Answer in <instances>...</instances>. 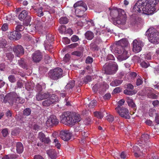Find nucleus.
Masks as SVG:
<instances>
[{
  "label": "nucleus",
  "instance_id": "f257e3e1",
  "mask_svg": "<svg viewBox=\"0 0 159 159\" xmlns=\"http://www.w3.org/2000/svg\"><path fill=\"white\" fill-rule=\"evenodd\" d=\"M110 15L113 23L122 29H125L129 27L127 22V16L125 12L120 8H115L110 11Z\"/></svg>",
  "mask_w": 159,
  "mask_h": 159
},
{
  "label": "nucleus",
  "instance_id": "f03ea898",
  "mask_svg": "<svg viewBox=\"0 0 159 159\" xmlns=\"http://www.w3.org/2000/svg\"><path fill=\"white\" fill-rule=\"evenodd\" d=\"M128 42L127 39L124 38L117 41L115 48L112 49L111 51L115 53L121 54L118 56V58L122 61L126 59L129 57L126 50Z\"/></svg>",
  "mask_w": 159,
  "mask_h": 159
},
{
  "label": "nucleus",
  "instance_id": "7ed1b4c3",
  "mask_svg": "<svg viewBox=\"0 0 159 159\" xmlns=\"http://www.w3.org/2000/svg\"><path fill=\"white\" fill-rule=\"evenodd\" d=\"M61 123L66 125H74L75 123L80 120V116L77 114H74L70 112H64L60 116Z\"/></svg>",
  "mask_w": 159,
  "mask_h": 159
},
{
  "label": "nucleus",
  "instance_id": "20e7f679",
  "mask_svg": "<svg viewBox=\"0 0 159 159\" xmlns=\"http://www.w3.org/2000/svg\"><path fill=\"white\" fill-rule=\"evenodd\" d=\"M143 4L142 11L146 15H152L155 11V6L158 2V0H146Z\"/></svg>",
  "mask_w": 159,
  "mask_h": 159
},
{
  "label": "nucleus",
  "instance_id": "39448f33",
  "mask_svg": "<svg viewBox=\"0 0 159 159\" xmlns=\"http://www.w3.org/2000/svg\"><path fill=\"white\" fill-rule=\"evenodd\" d=\"M3 101L5 103L8 102L10 104H13L14 102L22 103L25 102V100L19 97L16 93L12 92L7 94L4 98Z\"/></svg>",
  "mask_w": 159,
  "mask_h": 159
},
{
  "label": "nucleus",
  "instance_id": "423d86ee",
  "mask_svg": "<svg viewBox=\"0 0 159 159\" xmlns=\"http://www.w3.org/2000/svg\"><path fill=\"white\" fill-rule=\"evenodd\" d=\"M146 35L148 36V40L151 43L157 44L159 43V34L152 27L150 28L146 32Z\"/></svg>",
  "mask_w": 159,
  "mask_h": 159
},
{
  "label": "nucleus",
  "instance_id": "0eeeda50",
  "mask_svg": "<svg viewBox=\"0 0 159 159\" xmlns=\"http://www.w3.org/2000/svg\"><path fill=\"white\" fill-rule=\"evenodd\" d=\"M118 69V66L116 63L114 61H111L106 63L104 66L103 71L106 74L111 75L115 73Z\"/></svg>",
  "mask_w": 159,
  "mask_h": 159
},
{
  "label": "nucleus",
  "instance_id": "6e6552de",
  "mask_svg": "<svg viewBox=\"0 0 159 159\" xmlns=\"http://www.w3.org/2000/svg\"><path fill=\"white\" fill-rule=\"evenodd\" d=\"M147 148L145 144H142L140 142L138 143L137 145L133 146V152L135 157H143L144 152L147 151Z\"/></svg>",
  "mask_w": 159,
  "mask_h": 159
},
{
  "label": "nucleus",
  "instance_id": "1a4fd4ad",
  "mask_svg": "<svg viewBox=\"0 0 159 159\" xmlns=\"http://www.w3.org/2000/svg\"><path fill=\"white\" fill-rule=\"evenodd\" d=\"M49 75L51 79L57 80L62 76V70L59 68H56L51 70L49 72Z\"/></svg>",
  "mask_w": 159,
  "mask_h": 159
},
{
  "label": "nucleus",
  "instance_id": "9d476101",
  "mask_svg": "<svg viewBox=\"0 0 159 159\" xmlns=\"http://www.w3.org/2000/svg\"><path fill=\"white\" fill-rule=\"evenodd\" d=\"M144 46V43L139 38L134 39L133 42V50L135 53L140 52L142 47Z\"/></svg>",
  "mask_w": 159,
  "mask_h": 159
},
{
  "label": "nucleus",
  "instance_id": "9b49d317",
  "mask_svg": "<svg viewBox=\"0 0 159 159\" xmlns=\"http://www.w3.org/2000/svg\"><path fill=\"white\" fill-rule=\"evenodd\" d=\"M115 110L121 117L128 119L130 118L129 112L127 108L123 107L118 106L115 108Z\"/></svg>",
  "mask_w": 159,
  "mask_h": 159
},
{
  "label": "nucleus",
  "instance_id": "f8f14e48",
  "mask_svg": "<svg viewBox=\"0 0 159 159\" xmlns=\"http://www.w3.org/2000/svg\"><path fill=\"white\" fill-rule=\"evenodd\" d=\"M46 37V40H45L44 44L45 49L49 51L50 52H52L51 50L53 47L51 43L54 40V38L50 34H47Z\"/></svg>",
  "mask_w": 159,
  "mask_h": 159
},
{
  "label": "nucleus",
  "instance_id": "ddd939ff",
  "mask_svg": "<svg viewBox=\"0 0 159 159\" xmlns=\"http://www.w3.org/2000/svg\"><path fill=\"white\" fill-rule=\"evenodd\" d=\"M58 100L59 99L57 96L53 94L50 96L48 99L43 101L42 104L43 106L48 107L58 102Z\"/></svg>",
  "mask_w": 159,
  "mask_h": 159
},
{
  "label": "nucleus",
  "instance_id": "4468645a",
  "mask_svg": "<svg viewBox=\"0 0 159 159\" xmlns=\"http://www.w3.org/2000/svg\"><path fill=\"white\" fill-rule=\"evenodd\" d=\"M74 7L75 8L77 7L75 10L76 14L79 13V10L81 12L82 11H84L87 9V7L86 4L82 1H79L75 3L74 5Z\"/></svg>",
  "mask_w": 159,
  "mask_h": 159
},
{
  "label": "nucleus",
  "instance_id": "2eb2a0df",
  "mask_svg": "<svg viewBox=\"0 0 159 159\" xmlns=\"http://www.w3.org/2000/svg\"><path fill=\"white\" fill-rule=\"evenodd\" d=\"M58 123V120L56 116L51 115L48 118L46 125L47 126L50 127L57 125Z\"/></svg>",
  "mask_w": 159,
  "mask_h": 159
},
{
  "label": "nucleus",
  "instance_id": "dca6fc26",
  "mask_svg": "<svg viewBox=\"0 0 159 159\" xmlns=\"http://www.w3.org/2000/svg\"><path fill=\"white\" fill-rule=\"evenodd\" d=\"M30 12L26 10L22 11L18 16L19 19L21 20H22L26 19L27 20V23L26 24V25H28L31 20V17L29 15Z\"/></svg>",
  "mask_w": 159,
  "mask_h": 159
},
{
  "label": "nucleus",
  "instance_id": "f3484780",
  "mask_svg": "<svg viewBox=\"0 0 159 159\" xmlns=\"http://www.w3.org/2000/svg\"><path fill=\"white\" fill-rule=\"evenodd\" d=\"M60 136L62 140L65 141H67L70 139L72 136V134L69 130H64L61 132Z\"/></svg>",
  "mask_w": 159,
  "mask_h": 159
},
{
  "label": "nucleus",
  "instance_id": "a211bd4d",
  "mask_svg": "<svg viewBox=\"0 0 159 159\" xmlns=\"http://www.w3.org/2000/svg\"><path fill=\"white\" fill-rule=\"evenodd\" d=\"M13 52L16 56L20 57L24 53V51L23 47L20 45H18L13 48Z\"/></svg>",
  "mask_w": 159,
  "mask_h": 159
},
{
  "label": "nucleus",
  "instance_id": "6ab92c4d",
  "mask_svg": "<svg viewBox=\"0 0 159 159\" xmlns=\"http://www.w3.org/2000/svg\"><path fill=\"white\" fill-rule=\"evenodd\" d=\"M9 38L11 40H17L21 37L20 33L17 31H14L10 32L8 35Z\"/></svg>",
  "mask_w": 159,
  "mask_h": 159
},
{
  "label": "nucleus",
  "instance_id": "aec40b11",
  "mask_svg": "<svg viewBox=\"0 0 159 159\" xmlns=\"http://www.w3.org/2000/svg\"><path fill=\"white\" fill-rule=\"evenodd\" d=\"M51 95L48 92H39L36 95V98L38 101H41L48 98Z\"/></svg>",
  "mask_w": 159,
  "mask_h": 159
},
{
  "label": "nucleus",
  "instance_id": "412c9836",
  "mask_svg": "<svg viewBox=\"0 0 159 159\" xmlns=\"http://www.w3.org/2000/svg\"><path fill=\"white\" fill-rule=\"evenodd\" d=\"M35 25H34V26L33 28V30H29V33H30L35 32L36 31H39L41 30L43 28L42 23L41 21H39L35 22Z\"/></svg>",
  "mask_w": 159,
  "mask_h": 159
},
{
  "label": "nucleus",
  "instance_id": "4be33fe9",
  "mask_svg": "<svg viewBox=\"0 0 159 159\" xmlns=\"http://www.w3.org/2000/svg\"><path fill=\"white\" fill-rule=\"evenodd\" d=\"M38 138L40 141L44 143H48L50 142L49 137H46L45 134L42 132H40L38 135Z\"/></svg>",
  "mask_w": 159,
  "mask_h": 159
},
{
  "label": "nucleus",
  "instance_id": "5701e85b",
  "mask_svg": "<svg viewBox=\"0 0 159 159\" xmlns=\"http://www.w3.org/2000/svg\"><path fill=\"white\" fill-rule=\"evenodd\" d=\"M32 57L33 61L35 62H39L42 57L40 52L38 51L35 52L33 54Z\"/></svg>",
  "mask_w": 159,
  "mask_h": 159
},
{
  "label": "nucleus",
  "instance_id": "b1692460",
  "mask_svg": "<svg viewBox=\"0 0 159 159\" xmlns=\"http://www.w3.org/2000/svg\"><path fill=\"white\" fill-rule=\"evenodd\" d=\"M146 90L148 92L147 96L149 98L152 99H156L157 98V96L152 93L153 89L150 87L146 88Z\"/></svg>",
  "mask_w": 159,
  "mask_h": 159
},
{
  "label": "nucleus",
  "instance_id": "393cba45",
  "mask_svg": "<svg viewBox=\"0 0 159 159\" xmlns=\"http://www.w3.org/2000/svg\"><path fill=\"white\" fill-rule=\"evenodd\" d=\"M47 153L51 159H55L57 157V153L54 149H50L47 151Z\"/></svg>",
  "mask_w": 159,
  "mask_h": 159
},
{
  "label": "nucleus",
  "instance_id": "a878e982",
  "mask_svg": "<svg viewBox=\"0 0 159 159\" xmlns=\"http://www.w3.org/2000/svg\"><path fill=\"white\" fill-rule=\"evenodd\" d=\"M149 135L148 134H143L142 135L141 138L140 140V142H139V141L138 143L140 142L141 143H142V144H145V145L146 146L147 145V143L146 142H145L148 140V139H149Z\"/></svg>",
  "mask_w": 159,
  "mask_h": 159
},
{
  "label": "nucleus",
  "instance_id": "bb28decb",
  "mask_svg": "<svg viewBox=\"0 0 159 159\" xmlns=\"http://www.w3.org/2000/svg\"><path fill=\"white\" fill-rule=\"evenodd\" d=\"M91 80V77L90 76H87L82 79L80 81H78L79 86L82 85L84 83L87 84Z\"/></svg>",
  "mask_w": 159,
  "mask_h": 159
},
{
  "label": "nucleus",
  "instance_id": "cd10ccee",
  "mask_svg": "<svg viewBox=\"0 0 159 159\" xmlns=\"http://www.w3.org/2000/svg\"><path fill=\"white\" fill-rule=\"evenodd\" d=\"M80 134H81V137L80 143H84L85 142V139L88 137V134L87 132L84 131H80Z\"/></svg>",
  "mask_w": 159,
  "mask_h": 159
},
{
  "label": "nucleus",
  "instance_id": "c85d7f7f",
  "mask_svg": "<svg viewBox=\"0 0 159 159\" xmlns=\"http://www.w3.org/2000/svg\"><path fill=\"white\" fill-rule=\"evenodd\" d=\"M85 38L88 40H91L94 37L93 33L91 31H88L85 34Z\"/></svg>",
  "mask_w": 159,
  "mask_h": 159
},
{
  "label": "nucleus",
  "instance_id": "c756f323",
  "mask_svg": "<svg viewBox=\"0 0 159 159\" xmlns=\"http://www.w3.org/2000/svg\"><path fill=\"white\" fill-rule=\"evenodd\" d=\"M23 150V147L22 144L18 142L16 144V151L18 153L20 154L22 153Z\"/></svg>",
  "mask_w": 159,
  "mask_h": 159
},
{
  "label": "nucleus",
  "instance_id": "7c9ffc66",
  "mask_svg": "<svg viewBox=\"0 0 159 159\" xmlns=\"http://www.w3.org/2000/svg\"><path fill=\"white\" fill-rule=\"evenodd\" d=\"M123 82L121 80L116 79L110 84V85L112 86H117Z\"/></svg>",
  "mask_w": 159,
  "mask_h": 159
},
{
  "label": "nucleus",
  "instance_id": "2f4dec72",
  "mask_svg": "<svg viewBox=\"0 0 159 159\" xmlns=\"http://www.w3.org/2000/svg\"><path fill=\"white\" fill-rule=\"evenodd\" d=\"M45 84L43 82H40L36 86V89L38 91H41L43 89H45Z\"/></svg>",
  "mask_w": 159,
  "mask_h": 159
},
{
  "label": "nucleus",
  "instance_id": "473e14b6",
  "mask_svg": "<svg viewBox=\"0 0 159 159\" xmlns=\"http://www.w3.org/2000/svg\"><path fill=\"white\" fill-rule=\"evenodd\" d=\"M75 81L73 80H71L69 81V83L66 85L65 89L67 90L70 89H72L75 85Z\"/></svg>",
  "mask_w": 159,
  "mask_h": 159
},
{
  "label": "nucleus",
  "instance_id": "72a5a7b5",
  "mask_svg": "<svg viewBox=\"0 0 159 159\" xmlns=\"http://www.w3.org/2000/svg\"><path fill=\"white\" fill-rule=\"evenodd\" d=\"M127 102L128 105L134 108L135 107V105L134 103L133 100L130 97L127 98Z\"/></svg>",
  "mask_w": 159,
  "mask_h": 159
},
{
  "label": "nucleus",
  "instance_id": "f704fd0d",
  "mask_svg": "<svg viewBox=\"0 0 159 159\" xmlns=\"http://www.w3.org/2000/svg\"><path fill=\"white\" fill-rule=\"evenodd\" d=\"M18 63L19 65L23 68H26L27 67V65L26 64L24 59H21L19 60Z\"/></svg>",
  "mask_w": 159,
  "mask_h": 159
},
{
  "label": "nucleus",
  "instance_id": "c9c22d12",
  "mask_svg": "<svg viewBox=\"0 0 159 159\" xmlns=\"http://www.w3.org/2000/svg\"><path fill=\"white\" fill-rule=\"evenodd\" d=\"M152 55L151 53H148L146 54L141 55L140 57L142 58H144L145 60H149L151 59Z\"/></svg>",
  "mask_w": 159,
  "mask_h": 159
},
{
  "label": "nucleus",
  "instance_id": "e433bc0d",
  "mask_svg": "<svg viewBox=\"0 0 159 159\" xmlns=\"http://www.w3.org/2000/svg\"><path fill=\"white\" fill-rule=\"evenodd\" d=\"M59 22L61 24H66L68 22V19L66 17H62L59 19Z\"/></svg>",
  "mask_w": 159,
  "mask_h": 159
},
{
  "label": "nucleus",
  "instance_id": "4c0bfd02",
  "mask_svg": "<svg viewBox=\"0 0 159 159\" xmlns=\"http://www.w3.org/2000/svg\"><path fill=\"white\" fill-rule=\"evenodd\" d=\"M93 114L94 116L98 119H101L103 117V113L100 112L95 111Z\"/></svg>",
  "mask_w": 159,
  "mask_h": 159
},
{
  "label": "nucleus",
  "instance_id": "58836bf2",
  "mask_svg": "<svg viewBox=\"0 0 159 159\" xmlns=\"http://www.w3.org/2000/svg\"><path fill=\"white\" fill-rule=\"evenodd\" d=\"M66 27L64 25H61L60 26L58 29L59 32L61 34H65L66 33Z\"/></svg>",
  "mask_w": 159,
  "mask_h": 159
},
{
  "label": "nucleus",
  "instance_id": "ea45409f",
  "mask_svg": "<svg viewBox=\"0 0 159 159\" xmlns=\"http://www.w3.org/2000/svg\"><path fill=\"white\" fill-rule=\"evenodd\" d=\"M7 41L5 39H2L0 40V48H5L7 44Z\"/></svg>",
  "mask_w": 159,
  "mask_h": 159
},
{
  "label": "nucleus",
  "instance_id": "a19ab883",
  "mask_svg": "<svg viewBox=\"0 0 159 159\" xmlns=\"http://www.w3.org/2000/svg\"><path fill=\"white\" fill-rule=\"evenodd\" d=\"M42 8L41 7L39 8L37 10L34 9V10L36 11V12L37 15L39 17H41L43 15V13L42 10Z\"/></svg>",
  "mask_w": 159,
  "mask_h": 159
},
{
  "label": "nucleus",
  "instance_id": "79ce46f5",
  "mask_svg": "<svg viewBox=\"0 0 159 159\" xmlns=\"http://www.w3.org/2000/svg\"><path fill=\"white\" fill-rule=\"evenodd\" d=\"M31 110L29 108H26L23 111V114L24 115L28 116L30 115Z\"/></svg>",
  "mask_w": 159,
  "mask_h": 159
},
{
  "label": "nucleus",
  "instance_id": "37998d69",
  "mask_svg": "<svg viewBox=\"0 0 159 159\" xmlns=\"http://www.w3.org/2000/svg\"><path fill=\"white\" fill-rule=\"evenodd\" d=\"M54 143L56 147H57L58 149H60L61 145L58 139H54Z\"/></svg>",
  "mask_w": 159,
  "mask_h": 159
},
{
  "label": "nucleus",
  "instance_id": "c03bdc74",
  "mask_svg": "<svg viewBox=\"0 0 159 159\" xmlns=\"http://www.w3.org/2000/svg\"><path fill=\"white\" fill-rule=\"evenodd\" d=\"M124 93L129 95H132L135 93L134 91H129L128 89H125L124 91Z\"/></svg>",
  "mask_w": 159,
  "mask_h": 159
},
{
  "label": "nucleus",
  "instance_id": "a18cd8bd",
  "mask_svg": "<svg viewBox=\"0 0 159 159\" xmlns=\"http://www.w3.org/2000/svg\"><path fill=\"white\" fill-rule=\"evenodd\" d=\"M141 66L144 68H147L149 66V64L148 62H146L144 61H143L141 63Z\"/></svg>",
  "mask_w": 159,
  "mask_h": 159
},
{
  "label": "nucleus",
  "instance_id": "49530a36",
  "mask_svg": "<svg viewBox=\"0 0 159 159\" xmlns=\"http://www.w3.org/2000/svg\"><path fill=\"white\" fill-rule=\"evenodd\" d=\"M24 28V27L23 26L21 25H18L16 27V31H22Z\"/></svg>",
  "mask_w": 159,
  "mask_h": 159
},
{
  "label": "nucleus",
  "instance_id": "de8ad7c7",
  "mask_svg": "<svg viewBox=\"0 0 159 159\" xmlns=\"http://www.w3.org/2000/svg\"><path fill=\"white\" fill-rule=\"evenodd\" d=\"M52 61V58L48 55H47L45 56V61L46 63H48Z\"/></svg>",
  "mask_w": 159,
  "mask_h": 159
},
{
  "label": "nucleus",
  "instance_id": "09e8293b",
  "mask_svg": "<svg viewBox=\"0 0 159 159\" xmlns=\"http://www.w3.org/2000/svg\"><path fill=\"white\" fill-rule=\"evenodd\" d=\"M47 10L50 13H54L55 12L54 7H51L49 6H47Z\"/></svg>",
  "mask_w": 159,
  "mask_h": 159
},
{
  "label": "nucleus",
  "instance_id": "8fccbe9b",
  "mask_svg": "<svg viewBox=\"0 0 159 159\" xmlns=\"http://www.w3.org/2000/svg\"><path fill=\"white\" fill-rule=\"evenodd\" d=\"M96 102L97 101L96 100H93L89 103V106L90 108H93L96 105Z\"/></svg>",
  "mask_w": 159,
  "mask_h": 159
},
{
  "label": "nucleus",
  "instance_id": "3c124183",
  "mask_svg": "<svg viewBox=\"0 0 159 159\" xmlns=\"http://www.w3.org/2000/svg\"><path fill=\"white\" fill-rule=\"evenodd\" d=\"M9 81L11 83H14L16 81V78L14 75H10L8 77Z\"/></svg>",
  "mask_w": 159,
  "mask_h": 159
},
{
  "label": "nucleus",
  "instance_id": "603ef678",
  "mask_svg": "<svg viewBox=\"0 0 159 159\" xmlns=\"http://www.w3.org/2000/svg\"><path fill=\"white\" fill-rule=\"evenodd\" d=\"M70 59V56L69 54H66L63 58V61L65 62H68Z\"/></svg>",
  "mask_w": 159,
  "mask_h": 159
},
{
  "label": "nucleus",
  "instance_id": "864d4df0",
  "mask_svg": "<svg viewBox=\"0 0 159 159\" xmlns=\"http://www.w3.org/2000/svg\"><path fill=\"white\" fill-rule=\"evenodd\" d=\"M143 80L142 78L140 77L138 78L136 81V84L137 86H139L141 85L143 83Z\"/></svg>",
  "mask_w": 159,
  "mask_h": 159
},
{
  "label": "nucleus",
  "instance_id": "5fc2aeb1",
  "mask_svg": "<svg viewBox=\"0 0 159 159\" xmlns=\"http://www.w3.org/2000/svg\"><path fill=\"white\" fill-rule=\"evenodd\" d=\"M78 37L76 35H73L71 38V40L73 42H76L79 40Z\"/></svg>",
  "mask_w": 159,
  "mask_h": 159
},
{
  "label": "nucleus",
  "instance_id": "6e6d98bb",
  "mask_svg": "<svg viewBox=\"0 0 159 159\" xmlns=\"http://www.w3.org/2000/svg\"><path fill=\"white\" fill-rule=\"evenodd\" d=\"M6 56L9 60H11L14 57V55L11 52H8L6 54Z\"/></svg>",
  "mask_w": 159,
  "mask_h": 159
},
{
  "label": "nucleus",
  "instance_id": "4d7b16f0",
  "mask_svg": "<svg viewBox=\"0 0 159 159\" xmlns=\"http://www.w3.org/2000/svg\"><path fill=\"white\" fill-rule=\"evenodd\" d=\"M99 88V85L98 84H96L92 88L93 91L96 92L97 91L98 89Z\"/></svg>",
  "mask_w": 159,
  "mask_h": 159
},
{
  "label": "nucleus",
  "instance_id": "13d9d810",
  "mask_svg": "<svg viewBox=\"0 0 159 159\" xmlns=\"http://www.w3.org/2000/svg\"><path fill=\"white\" fill-rule=\"evenodd\" d=\"M62 41L66 44H68L70 42V40L66 37L63 38L62 39Z\"/></svg>",
  "mask_w": 159,
  "mask_h": 159
},
{
  "label": "nucleus",
  "instance_id": "bf43d9fd",
  "mask_svg": "<svg viewBox=\"0 0 159 159\" xmlns=\"http://www.w3.org/2000/svg\"><path fill=\"white\" fill-rule=\"evenodd\" d=\"M93 61V59L92 57H88L86 60V62L87 63H91Z\"/></svg>",
  "mask_w": 159,
  "mask_h": 159
},
{
  "label": "nucleus",
  "instance_id": "052dcab7",
  "mask_svg": "<svg viewBox=\"0 0 159 159\" xmlns=\"http://www.w3.org/2000/svg\"><path fill=\"white\" fill-rule=\"evenodd\" d=\"M72 54L79 57H80L82 55L81 52L78 51L73 52Z\"/></svg>",
  "mask_w": 159,
  "mask_h": 159
},
{
  "label": "nucleus",
  "instance_id": "680f3d73",
  "mask_svg": "<svg viewBox=\"0 0 159 159\" xmlns=\"http://www.w3.org/2000/svg\"><path fill=\"white\" fill-rule=\"evenodd\" d=\"M107 119L109 121L112 122L114 120V118L112 115H107Z\"/></svg>",
  "mask_w": 159,
  "mask_h": 159
},
{
  "label": "nucleus",
  "instance_id": "e2e57ef3",
  "mask_svg": "<svg viewBox=\"0 0 159 159\" xmlns=\"http://www.w3.org/2000/svg\"><path fill=\"white\" fill-rule=\"evenodd\" d=\"M8 29V25L6 23L3 24L2 27V29L3 31H6Z\"/></svg>",
  "mask_w": 159,
  "mask_h": 159
},
{
  "label": "nucleus",
  "instance_id": "0e129e2a",
  "mask_svg": "<svg viewBox=\"0 0 159 159\" xmlns=\"http://www.w3.org/2000/svg\"><path fill=\"white\" fill-rule=\"evenodd\" d=\"M107 59L108 60H115V58L113 55L109 54L107 55Z\"/></svg>",
  "mask_w": 159,
  "mask_h": 159
},
{
  "label": "nucleus",
  "instance_id": "69168bd1",
  "mask_svg": "<svg viewBox=\"0 0 159 159\" xmlns=\"http://www.w3.org/2000/svg\"><path fill=\"white\" fill-rule=\"evenodd\" d=\"M147 159H159V158H158L156 156V155L153 154L148 156Z\"/></svg>",
  "mask_w": 159,
  "mask_h": 159
},
{
  "label": "nucleus",
  "instance_id": "338daca9",
  "mask_svg": "<svg viewBox=\"0 0 159 159\" xmlns=\"http://www.w3.org/2000/svg\"><path fill=\"white\" fill-rule=\"evenodd\" d=\"M111 97V94L108 93L106 94L103 97V98L104 99L108 100Z\"/></svg>",
  "mask_w": 159,
  "mask_h": 159
},
{
  "label": "nucleus",
  "instance_id": "774afa93",
  "mask_svg": "<svg viewBox=\"0 0 159 159\" xmlns=\"http://www.w3.org/2000/svg\"><path fill=\"white\" fill-rule=\"evenodd\" d=\"M2 133L4 137H6L8 134V131L7 129H3L2 131Z\"/></svg>",
  "mask_w": 159,
  "mask_h": 159
}]
</instances>
